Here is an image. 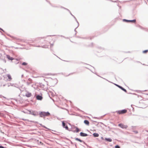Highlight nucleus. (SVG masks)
Here are the masks:
<instances>
[{"mask_svg":"<svg viewBox=\"0 0 148 148\" xmlns=\"http://www.w3.org/2000/svg\"><path fill=\"white\" fill-rule=\"evenodd\" d=\"M48 45H44L43 46H42L41 47L42 48H48Z\"/></svg>","mask_w":148,"mask_h":148,"instance_id":"obj_17","label":"nucleus"},{"mask_svg":"<svg viewBox=\"0 0 148 148\" xmlns=\"http://www.w3.org/2000/svg\"><path fill=\"white\" fill-rule=\"evenodd\" d=\"M22 64L23 65H26L27 64V63L25 62H23Z\"/></svg>","mask_w":148,"mask_h":148,"instance_id":"obj_23","label":"nucleus"},{"mask_svg":"<svg viewBox=\"0 0 148 148\" xmlns=\"http://www.w3.org/2000/svg\"><path fill=\"white\" fill-rule=\"evenodd\" d=\"M115 148H120V147L118 145H116L115 146Z\"/></svg>","mask_w":148,"mask_h":148,"instance_id":"obj_25","label":"nucleus"},{"mask_svg":"<svg viewBox=\"0 0 148 148\" xmlns=\"http://www.w3.org/2000/svg\"><path fill=\"white\" fill-rule=\"evenodd\" d=\"M4 62H6V61L5 60H4Z\"/></svg>","mask_w":148,"mask_h":148,"instance_id":"obj_44","label":"nucleus"},{"mask_svg":"<svg viewBox=\"0 0 148 148\" xmlns=\"http://www.w3.org/2000/svg\"><path fill=\"white\" fill-rule=\"evenodd\" d=\"M69 13L70 14L72 15V16L73 15L72 14V13H71V12H69Z\"/></svg>","mask_w":148,"mask_h":148,"instance_id":"obj_39","label":"nucleus"},{"mask_svg":"<svg viewBox=\"0 0 148 148\" xmlns=\"http://www.w3.org/2000/svg\"><path fill=\"white\" fill-rule=\"evenodd\" d=\"M38 39H40V38H39Z\"/></svg>","mask_w":148,"mask_h":148,"instance_id":"obj_56","label":"nucleus"},{"mask_svg":"<svg viewBox=\"0 0 148 148\" xmlns=\"http://www.w3.org/2000/svg\"><path fill=\"white\" fill-rule=\"evenodd\" d=\"M133 132H134L136 134H137L138 133V132L137 131H134Z\"/></svg>","mask_w":148,"mask_h":148,"instance_id":"obj_29","label":"nucleus"},{"mask_svg":"<svg viewBox=\"0 0 148 148\" xmlns=\"http://www.w3.org/2000/svg\"><path fill=\"white\" fill-rule=\"evenodd\" d=\"M64 128H65L66 130H69V131H72L71 130H69V128L67 125H66V126H65V127Z\"/></svg>","mask_w":148,"mask_h":148,"instance_id":"obj_19","label":"nucleus"},{"mask_svg":"<svg viewBox=\"0 0 148 148\" xmlns=\"http://www.w3.org/2000/svg\"><path fill=\"white\" fill-rule=\"evenodd\" d=\"M14 84H10V85L12 86H14Z\"/></svg>","mask_w":148,"mask_h":148,"instance_id":"obj_33","label":"nucleus"},{"mask_svg":"<svg viewBox=\"0 0 148 148\" xmlns=\"http://www.w3.org/2000/svg\"><path fill=\"white\" fill-rule=\"evenodd\" d=\"M0 148H5L2 146L0 145Z\"/></svg>","mask_w":148,"mask_h":148,"instance_id":"obj_32","label":"nucleus"},{"mask_svg":"<svg viewBox=\"0 0 148 148\" xmlns=\"http://www.w3.org/2000/svg\"><path fill=\"white\" fill-rule=\"evenodd\" d=\"M61 8H63V9H65V8H64V7H63L62 6H61Z\"/></svg>","mask_w":148,"mask_h":148,"instance_id":"obj_35","label":"nucleus"},{"mask_svg":"<svg viewBox=\"0 0 148 148\" xmlns=\"http://www.w3.org/2000/svg\"><path fill=\"white\" fill-rule=\"evenodd\" d=\"M123 21L124 22H125L127 23L128 22H132V23H135L136 21V19H133L132 20H128L126 19H123Z\"/></svg>","mask_w":148,"mask_h":148,"instance_id":"obj_4","label":"nucleus"},{"mask_svg":"<svg viewBox=\"0 0 148 148\" xmlns=\"http://www.w3.org/2000/svg\"><path fill=\"white\" fill-rule=\"evenodd\" d=\"M36 47H41V46H37Z\"/></svg>","mask_w":148,"mask_h":148,"instance_id":"obj_41","label":"nucleus"},{"mask_svg":"<svg viewBox=\"0 0 148 148\" xmlns=\"http://www.w3.org/2000/svg\"><path fill=\"white\" fill-rule=\"evenodd\" d=\"M7 58L9 60H13L14 58L12 57H10L9 55H6Z\"/></svg>","mask_w":148,"mask_h":148,"instance_id":"obj_11","label":"nucleus"},{"mask_svg":"<svg viewBox=\"0 0 148 148\" xmlns=\"http://www.w3.org/2000/svg\"><path fill=\"white\" fill-rule=\"evenodd\" d=\"M80 135L81 136L85 137L88 136V135L84 132H81L80 133Z\"/></svg>","mask_w":148,"mask_h":148,"instance_id":"obj_8","label":"nucleus"},{"mask_svg":"<svg viewBox=\"0 0 148 148\" xmlns=\"http://www.w3.org/2000/svg\"><path fill=\"white\" fill-rule=\"evenodd\" d=\"M65 38H66V37H65Z\"/></svg>","mask_w":148,"mask_h":148,"instance_id":"obj_53","label":"nucleus"},{"mask_svg":"<svg viewBox=\"0 0 148 148\" xmlns=\"http://www.w3.org/2000/svg\"><path fill=\"white\" fill-rule=\"evenodd\" d=\"M36 99L38 100H41L42 99V97L41 95H38L36 96Z\"/></svg>","mask_w":148,"mask_h":148,"instance_id":"obj_7","label":"nucleus"},{"mask_svg":"<svg viewBox=\"0 0 148 148\" xmlns=\"http://www.w3.org/2000/svg\"><path fill=\"white\" fill-rule=\"evenodd\" d=\"M28 111L29 114L32 115L34 116H38L39 115V112L36 110H29Z\"/></svg>","mask_w":148,"mask_h":148,"instance_id":"obj_2","label":"nucleus"},{"mask_svg":"<svg viewBox=\"0 0 148 148\" xmlns=\"http://www.w3.org/2000/svg\"><path fill=\"white\" fill-rule=\"evenodd\" d=\"M118 125L122 129H126L128 127L127 125H124L122 123H119Z\"/></svg>","mask_w":148,"mask_h":148,"instance_id":"obj_5","label":"nucleus"},{"mask_svg":"<svg viewBox=\"0 0 148 148\" xmlns=\"http://www.w3.org/2000/svg\"><path fill=\"white\" fill-rule=\"evenodd\" d=\"M143 65H145V64H143Z\"/></svg>","mask_w":148,"mask_h":148,"instance_id":"obj_47","label":"nucleus"},{"mask_svg":"<svg viewBox=\"0 0 148 148\" xmlns=\"http://www.w3.org/2000/svg\"><path fill=\"white\" fill-rule=\"evenodd\" d=\"M75 139L77 141H79L80 142H83L84 144H86V143L83 140H81L78 138H75Z\"/></svg>","mask_w":148,"mask_h":148,"instance_id":"obj_10","label":"nucleus"},{"mask_svg":"<svg viewBox=\"0 0 148 148\" xmlns=\"http://www.w3.org/2000/svg\"><path fill=\"white\" fill-rule=\"evenodd\" d=\"M70 142H71V143L72 144H73V143L72 142V141H70Z\"/></svg>","mask_w":148,"mask_h":148,"instance_id":"obj_38","label":"nucleus"},{"mask_svg":"<svg viewBox=\"0 0 148 148\" xmlns=\"http://www.w3.org/2000/svg\"><path fill=\"white\" fill-rule=\"evenodd\" d=\"M32 95L31 93L27 92L25 95V96L27 97H29L31 96Z\"/></svg>","mask_w":148,"mask_h":148,"instance_id":"obj_9","label":"nucleus"},{"mask_svg":"<svg viewBox=\"0 0 148 148\" xmlns=\"http://www.w3.org/2000/svg\"><path fill=\"white\" fill-rule=\"evenodd\" d=\"M57 119H58V120H60V119L59 118H58L57 117Z\"/></svg>","mask_w":148,"mask_h":148,"instance_id":"obj_43","label":"nucleus"},{"mask_svg":"<svg viewBox=\"0 0 148 148\" xmlns=\"http://www.w3.org/2000/svg\"><path fill=\"white\" fill-rule=\"evenodd\" d=\"M114 84L116 86L118 87H119V88H120L122 90H123V91H124L125 92H127V90L125 89L122 86H120V85H118L117 84Z\"/></svg>","mask_w":148,"mask_h":148,"instance_id":"obj_6","label":"nucleus"},{"mask_svg":"<svg viewBox=\"0 0 148 148\" xmlns=\"http://www.w3.org/2000/svg\"><path fill=\"white\" fill-rule=\"evenodd\" d=\"M10 86V85H9L8 86Z\"/></svg>","mask_w":148,"mask_h":148,"instance_id":"obj_51","label":"nucleus"},{"mask_svg":"<svg viewBox=\"0 0 148 148\" xmlns=\"http://www.w3.org/2000/svg\"><path fill=\"white\" fill-rule=\"evenodd\" d=\"M73 18H75H75H75V17H73Z\"/></svg>","mask_w":148,"mask_h":148,"instance_id":"obj_49","label":"nucleus"},{"mask_svg":"<svg viewBox=\"0 0 148 148\" xmlns=\"http://www.w3.org/2000/svg\"><path fill=\"white\" fill-rule=\"evenodd\" d=\"M84 123L86 125H89V121L86 120H85L84 122Z\"/></svg>","mask_w":148,"mask_h":148,"instance_id":"obj_14","label":"nucleus"},{"mask_svg":"<svg viewBox=\"0 0 148 148\" xmlns=\"http://www.w3.org/2000/svg\"><path fill=\"white\" fill-rule=\"evenodd\" d=\"M147 52H148V50H146L143 51V53H147Z\"/></svg>","mask_w":148,"mask_h":148,"instance_id":"obj_20","label":"nucleus"},{"mask_svg":"<svg viewBox=\"0 0 148 148\" xmlns=\"http://www.w3.org/2000/svg\"><path fill=\"white\" fill-rule=\"evenodd\" d=\"M93 135L94 137H98L99 136V134L96 133H94L93 134Z\"/></svg>","mask_w":148,"mask_h":148,"instance_id":"obj_15","label":"nucleus"},{"mask_svg":"<svg viewBox=\"0 0 148 148\" xmlns=\"http://www.w3.org/2000/svg\"><path fill=\"white\" fill-rule=\"evenodd\" d=\"M1 132H2V131L1 130Z\"/></svg>","mask_w":148,"mask_h":148,"instance_id":"obj_58","label":"nucleus"},{"mask_svg":"<svg viewBox=\"0 0 148 148\" xmlns=\"http://www.w3.org/2000/svg\"><path fill=\"white\" fill-rule=\"evenodd\" d=\"M127 112L126 109H123L120 110H118L116 111V112L119 114H123Z\"/></svg>","mask_w":148,"mask_h":148,"instance_id":"obj_3","label":"nucleus"},{"mask_svg":"<svg viewBox=\"0 0 148 148\" xmlns=\"http://www.w3.org/2000/svg\"><path fill=\"white\" fill-rule=\"evenodd\" d=\"M0 30H1V31H2L3 32H5V31H4V30L2 29L0 27Z\"/></svg>","mask_w":148,"mask_h":148,"instance_id":"obj_30","label":"nucleus"},{"mask_svg":"<svg viewBox=\"0 0 148 148\" xmlns=\"http://www.w3.org/2000/svg\"><path fill=\"white\" fill-rule=\"evenodd\" d=\"M50 45H51V46H50L51 49H51V50H52V49H51V47H52L53 46V44H51Z\"/></svg>","mask_w":148,"mask_h":148,"instance_id":"obj_26","label":"nucleus"},{"mask_svg":"<svg viewBox=\"0 0 148 148\" xmlns=\"http://www.w3.org/2000/svg\"><path fill=\"white\" fill-rule=\"evenodd\" d=\"M58 36H61V37H64V38H65V37H64V36H62V35H58Z\"/></svg>","mask_w":148,"mask_h":148,"instance_id":"obj_31","label":"nucleus"},{"mask_svg":"<svg viewBox=\"0 0 148 148\" xmlns=\"http://www.w3.org/2000/svg\"><path fill=\"white\" fill-rule=\"evenodd\" d=\"M137 27H138L139 28L141 29H144V28L142 27L141 26L139 25H138L137 26Z\"/></svg>","mask_w":148,"mask_h":148,"instance_id":"obj_21","label":"nucleus"},{"mask_svg":"<svg viewBox=\"0 0 148 148\" xmlns=\"http://www.w3.org/2000/svg\"><path fill=\"white\" fill-rule=\"evenodd\" d=\"M72 16H73V17H75L73 15Z\"/></svg>","mask_w":148,"mask_h":148,"instance_id":"obj_46","label":"nucleus"},{"mask_svg":"<svg viewBox=\"0 0 148 148\" xmlns=\"http://www.w3.org/2000/svg\"><path fill=\"white\" fill-rule=\"evenodd\" d=\"M40 125L42 127V125H42V124H40Z\"/></svg>","mask_w":148,"mask_h":148,"instance_id":"obj_42","label":"nucleus"},{"mask_svg":"<svg viewBox=\"0 0 148 148\" xmlns=\"http://www.w3.org/2000/svg\"><path fill=\"white\" fill-rule=\"evenodd\" d=\"M62 123L63 127L64 128L65 127V126H66V125H67L66 123L64 122V121H62Z\"/></svg>","mask_w":148,"mask_h":148,"instance_id":"obj_16","label":"nucleus"},{"mask_svg":"<svg viewBox=\"0 0 148 148\" xmlns=\"http://www.w3.org/2000/svg\"><path fill=\"white\" fill-rule=\"evenodd\" d=\"M23 75H21V77H23Z\"/></svg>","mask_w":148,"mask_h":148,"instance_id":"obj_45","label":"nucleus"},{"mask_svg":"<svg viewBox=\"0 0 148 148\" xmlns=\"http://www.w3.org/2000/svg\"><path fill=\"white\" fill-rule=\"evenodd\" d=\"M138 62V63H139V62L140 63V62H139V61H138V62Z\"/></svg>","mask_w":148,"mask_h":148,"instance_id":"obj_50","label":"nucleus"},{"mask_svg":"<svg viewBox=\"0 0 148 148\" xmlns=\"http://www.w3.org/2000/svg\"><path fill=\"white\" fill-rule=\"evenodd\" d=\"M75 128L76 129V131L72 130V131L73 132H78L80 131L79 129L77 127H75Z\"/></svg>","mask_w":148,"mask_h":148,"instance_id":"obj_12","label":"nucleus"},{"mask_svg":"<svg viewBox=\"0 0 148 148\" xmlns=\"http://www.w3.org/2000/svg\"><path fill=\"white\" fill-rule=\"evenodd\" d=\"M67 8H65V10H67Z\"/></svg>","mask_w":148,"mask_h":148,"instance_id":"obj_48","label":"nucleus"},{"mask_svg":"<svg viewBox=\"0 0 148 148\" xmlns=\"http://www.w3.org/2000/svg\"><path fill=\"white\" fill-rule=\"evenodd\" d=\"M104 140H105L109 142H111L112 141V139L110 138H105Z\"/></svg>","mask_w":148,"mask_h":148,"instance_id":"obj_13","label":"nucleus"},{"mask_svg":"<svg viewBox=\"0 0 148 148\" xmlns=\"http://www.w3.org/2000/svg\"><path fill=\"white\" fill-rule=\"evenodd\" d=\"M92 46L93 45V43H92Z\"/></svg>","mask_w":148,"mask_h":148,"instance_id":"obj_52","label":"nucleus"},{"mask_svg":"<svg viewBox=\"0 0 148 148\" xmlns=\"http://www.w3.org/2000/svg\"><path fill=\"white\" fill-rule=\"evenodd\" d=\"M77 28V27H76L75 29V30H74V31H75V32H77V31H76V28Z\"/></svg>","mask_w":148,"mask_h":148,"instance_id":"obj_34","label":"nucleus"},{"mask_svg":"<svg viewBox=\"0 0 148 148\" xmlns=\"http://www.w3.org/2000/svg\"><path fill=\"white\" fill-rule=\"evenodd\" d=\"M75 146H76V145H75Z\"/></svg>","mask_w":148,"mask_h":148,"instance_id":"obj_57","label":"nucleus"},{"mask_svg":"<svg viewBox=\"0 0 148 148\" xmlns=\"http://www.w3.org/2000/svg\"><path fill=\"white\" fill-rule=\"evenodd\" d=\"M147 90H145L144 91H146Z\"/></svg>","mask_w":148,"mask_h":148,"instance_id":"obj_54","label":"nucleus"},{"mask_svg":"<svg viewBox=\"0 0 148 148\" xmlns=\"http://www.w3.org/2000/svg\"><path fill=\"white\" fill-rule=\"evenodd\" d=\"M39 114L40 117H43L48 116L50 115V114L48 112H46L44 111H41L39 112Z\"/></svg>","mask_w":148,"mask_h":148,"instance_id":"obj_1","label":"nucleus"},{"mask_svg":"<svg viewBox=\"0 0 148 148\" xmlns=\"http://www.w3.org/2000/svg\"><path fill=\"white\" fill-rule=\"evenodd\" d=\"M7 77L9 79H10V80H11L12 79V78H11V76L10 74H8L7 75Z\"/></svg>","mask_w":148,"mask_h":148,"instance_id":"obj_18","label":"nucleus"},{"mask_svg":"<svg viewBox=\"0 0 148 148\" xmlns=\"http://www.w3.org/2000/svg\"><path fill=\"white\" fill-rule=\"evenodd\" d=\"M67 10L69 12H70V11L68 9H67Z\"/></svg>","mask_w":148,"mask_h":148,"instance_id":"obj_36","label":"nucleus"},{"mask_svg":"<svg viewBox=\"0 0 148 148\" xmlns=\"http://www.w3.org/2000/svg\"><path fill=\"white\" fill-rule=\"evenodd\" d=\"M83 147H85V146H83Z\"/></svg>","mask_w":148,"mask_h":148,"instance_id":"obj_55","label":"nucleus"},{"mask_svg":"<svg viewBox=\"0 0 148 148\" xmlns=\"http://www.w3.org/2000/svg\"><path fill=\"white\" fill-rule=\"evenodd\" d=\"M75 20L76 21L78 25H77V27H78V26H79V23L78 21H77V19L76 18L75 19Z\"/></svg>","mask_w":148,"mask_h":148,"instance_id":"obj_22","label":"nucleus"},{"mask_svg":"<svg viewBox=\"0 0 148 148\" xmlns=\"http://www.w3.org/2000/svg\"><path fill=\"white\" fill-rule=\"evenodd\" d=\"M85 145H86L87 147V148H92V147H91L90 146H89L86 143V144H85Z\"/></svg>","mask_w":148,"mask_h":148,"instance_id":"obj_24","label":"nucleus"},{"mask_svg":"<svg viewBox=\"0 0 148 148\" xmlns=\"http://www.w3.org/2000/svg\"><path fill=\"white\" fill-rule=\"evenodd\" d=\"M42 127H44V128H46V129H48L49 130V129H48L47 127L46 126H45L44 125H42Z\"/></svg>","mask_w":148,"mask_h":148,"instance_id":"obj_27","label":"nucleus"},{"mask_svg":"<svg viewBox=\"0 0 148 148\" xmlns=\"http://www.w3.org/2000/svg\"><path fill=\"white\" fill-rule=\"evenodd\" d=\"M101 139L102 140H104V138L103 137H101Z\"/></svg>","mask_w":148,"mask_h":148,"instance_id":"obj_37","label":"nucleus"},{"mask_svg":"<svg viewBox=\"0 0 148 148\" xmlns=\"http://www.w3.org/2000/svg\"><path fill=\"white\" fill-rule=\"evenodd\" d=\"M1 97H3L4 98L6 99V97H5L2 96V95H0V98Z\"/></svg>","mask_w":148,"mask_h":148,"instance_id":"obj_28","label":"nucleus"},{"mask_svg":"<svg viewBox=\"0 0 148 148\" xmlns=\"http://www.w3.org/2000/svg\"><path fill=\"white\" fill-rule=\"evenodd\" d=\"M56 81V82L57 81V79H54Z\"/></svg>","mask_w":148,"mask_h":148,"instance_id":"obj_40","label":"nucleus"}]
</instances>
